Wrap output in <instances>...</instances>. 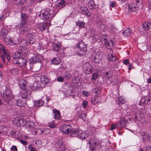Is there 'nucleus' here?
Listing matches in <instances>:
<instances>
[{
	"label": "nucleus",
	"instance_id": "obj_46",
	"mask_svg": "<svg viewBox=\"0 0 151 151\" xmlns=\"http://www.w3.org/2000/svg\"><path fill=\"white\" fill-rule=\"evenodd\" d=\"M7 50H6L4 47L2 45H0V53L1 51H2L4 54H7Z\"/></svg>",
	"mask_w": 151,
	"mask_h": 151
},
{
	"label": "nucleus",
	"instance_id": "obj_57",
	"mask_svg": "<svg viewBox=\"0 0 151 151\" xmlns=\"http://www.w3.org/2000/svg\"><path fill=\"white\" fill-rule=\"evenodd\" d=\"M44 134H46L49 133L50 132V129L49 128H46L43 129V130Z\"/></svg>",
	"mask_w": 151,
	"mask_h": 151
},
{
	"label": "nucleus",
	"instance_id": "obj_54",
	"mask_svg": "<svg viewBox=\"0 0 151 151\" xmlns=\"http://www.w3.org/2000/svg\"><path fill=\"white\" fill-rule=\"evenodd\" d=\"M112 76V74L110 72H106L105 73V76L106 78H108V79L110 78Z\"/></svg>",
	"mask_w": 151,
	"mask_h": 151
},
{
	"label": "nucleus",
	"instance_id": "obj_22",
	"mask_svg": "<svg viewBox=\"0 0 151 151\" xmlns=\"http://www.w3.org/2000/svg\"><path fill=\"white\" fill-rule=\"evenodd\" d=\"M42 87L41 83L39 81L35 82L32 86L33 90H36L39 89Z\"/></svg>",
	"mask_w": 151,
	"mask_h": 151
},
{
	"label": "nucleus",
	"instance_id": "obj_19",
	"mask_svg": "<svg viewBox=\"0 0 151 151\" xmlns=\"http://www.w3.org/2000/svg\"><path fill=\"white\" fill-rule=\"evenodd\" d=\"M27 37L29 40L28 43L29 45H31L35 42L36 41L35 37L32 34H29L28 35Z\"/></svg>",
	"mask_w": 151,
	"mask_h": 151
},
{
	"label": "nucleus",
	"instance_id": "obj_7",
	"mask_svg": "<svg viewBox=\"0 0 151 151\" xmlns=\"http://www.w3.org/2000/svg\"><path fill=\"white\" fill-rule=\"evenodd\" d=\"M83 69L84 72L86 74L91 73L92 70L93 68L92 65L89 63H85L83 66Z\"/></svg>",
	"mask_w": 151,
	"mask_h": 151
},
{
	"label": "nucleus",
	"instance_id": "obj_31",
	"mask_svg": "<svg viewBox=\"0 0 151 151\" xmlns=\"http://www.w3.org/2000/svg\"><path fill=\"white\" fill-rule=\"evenodd\" d=\"M56 146L61 149V150H63L64 148V145L63 142L61 140H59L56 143Z\"/></svg>",
	"mask_w": 151,
	"mask_h": 151
},
{
	"label": "nucleus",
	"instance_id": "obj_5",
	"mask_svg": "<svg viewBox=\"0 0 151 151\" xmlns=\"http://www.w3.org/2000/svg\"><path fill=\"white\" fill-rule=\"evenodd\" d=\"M13 62L17 66L24 67L26 64V61L23 58H20L18 59H13Z\"/></svg>",
	"mask_w": 151,
	"mask_h": 151
},
{
	"label": "nucleus",
	"instance_id": "obj_12",
	"mask_svg": "<svg viewBox=\"0 0 151 151\" xmlns=\"http://www.w3.org/2000/svg\"><path fill=\"white\" fill-rule=\"evenodd\" d=\"M88 143L90 148H91L92 150H94L96 148L97 145L98 144V141L95 139H91L89 141Z\"/></svg>",
	"mask_w": 151,
	"mask_h": 151
},
{
	"label": "nucleus",
	"instance_id": "obj_38",
	"mask_svg": "<svg viewBox=\"0 0 151 151\" xmlns=\"http://www.w3.org/2000/svg\"><path fill=\"white\" fill-rule=\"evenodd\" d=\"M28 42H27V41L24 39H22L21 40L20 42V44L21 45V46L23 48L25 47L27 45H28Z\"/></svg>",
	"mask_w": 151,
	"mask_h": 151
},
{
	"label": "nucleus",
	"instance_id": "obj_47",
	"mask_svg": "<svg viewBox=\"0 0 151 151\" xmlns=\"http://www.w3.org/2000/svg\"><path fill=\"white\" fill-rule=\"evenodd\" d=\"M16 1V2L18 5H20L25 4L26 2V0H15Z\"/></svg>",
	"mask_w": 151,
	"mask_h": 151
},
{
	"label": "nucleus",
	"instance_id": "obj_1",
	"mask_svg": "<svg viewBox=\"0 0 151 151\" xmlns=\"http://www.w3.org/2000/svg\"><path fill=\"white\" fill-rule=\"evenodd\" d=\"M57 11L54 10V8H47L45 9L42 10L39 16L40 18L43 20L48 19H52L56 14Z\"/></svg>",
	"mask_w": 151,
	"mask_h": 151
},
{
	"label": "nucleus",
	"instance_id": "obj_61",
	"mask_svg": "<svg viewBox=\"0 0 151 151\" xmlns=\"http://www.w3.org/2000/svg\"><path fill=\"white\" fill-rule=\"evenodd\" d=\"M19 42V40L17 38H13V44H17Z\"/></svg>",
	"mask_w": 151,
	"mask_h": 151
},
{
	"label": "nucleus",
	"instance_id": "obj_6",
	"mask_svg": "<svg viewBox=\"0 0 151 151\" xmlns=\"http://www.w3.org/2000/svg\"><path fill=\"white\" fill-rule=\"evenodd\" d=\"M71 126L69 124H64L61 126L60 128V132L65 134L69 135Z\"/></svg>",
	"mask_w": 151,
	"mask_h": 151
},
{
	"label": "nucleus",
	"instance_id": "obj_16",
	"mask_svg": "<svg viewBox=\"0 0 151 151\" xmlns=\"http://www.w3.org/2000/svg\"><path fill=\"white\" fill-rule=\"evenodd\" d=\"M91 102L94 104L100 103L102 102L101 98L99 96H96L94 97L92 99Z\"/></svg>",
	"mask_w": 151,
	"mask_h": 151
},
{
	"label": "nucleus",
	"instance_id": "obj_32",
	"mask_svg": "<svg viewBox=\"0 0 151 151\" xmlns=\"http://www.w3.org/2000/svg\"><path fill=\"white\" fill-rule=\"evenodd\" d=\"M4 42L7 45H13V40L11 37L9 38H5L4 39Z\"/></svg>",
	"mask_w": 151,
	"mask_h": 151
},
{
	"label": "nucleus",
	"instance_id": "obj_39",
	"mask_svg": "<svg viewBox=\"0 0 151 151\" xmlns=\"http://www.w3.org/2000/svg\"><path fill=\"white\" fill-rule=\"evenodd\" d=\"M117 101L119 102V104H124L126 102L125 99H124L123 97L121 96L118 97Z\"/></svg>",
	"mask_w": 151,
	"mask_h": 151
},
{
	"label": "nucleus",
	"instance_id": "obj_18",
	"mask_svg": "<svg viewBox=\"0 0 151 151\" xmlns=\"http://www.w3.org/2000/svg\"><path fill=\"white\" fill-rule=\"evenodd\" d=\"M21 18L23 21L22 23H21L19 25V27H24L26 23L25 21L27 19V15L25 14H22L21 15Z\"/></svg>",
	"mask_w": 151,
	"mask_h": 151
},
{
	"label": "nucleus",
	"instance_id": "obj_53",
	"mask_svg": "<svg viewBox=\"0 0 151 151\" xmlns=\"http://www.w3.org/2000/svg\"><path fill=\"white\" fill-rule=\"evenodd\" d=\"M88 33H90L91 35L90 36L91 37L92 35H94L95 34L96 32H95V30H94L93 28H90L88 30Z\"/></svg>",
	"mask_w": 151,
	"mask_h": 151
},
{
	"label": "nucleus",
	"instance_id": "obj_43",
	"mask_svg": "<svg viewBox=\"0 0 151 151\" xmlns=\"http://www.w3.org/2000/svg\"><path fill=\"white\" fill-rule=\"evenodd\" d=\"M97 25L98 27L102 29H103L105 28L104 24L101 21H99L97 22Z\"/></svg>",
	"mask_w": 151,
	"mask_h": 151
},
{
	"label": "nucleus",
	"instance_id": "obj_63",
	"mask_svg": "<svg viewBox=\"0 0 151 151\" xmlns=\"http://www.w3.org/2000/svg\"><path fill=\"white\" fill-rule=\"evenodd\" d=\"M88 102L87 101H84L82 104V105L84 108H86L87 107Z\"/></svg>",
	"mask_w": 151,
	"mask_h": 151
},
{
	"label": "nucleus",
	"instance_id": "obj_17",
	"mask_svg": "<svg viewBox=\"0 0 151 151\" xmlns=\"http://www.w3.org/2000/svg\"><path fill=\"white\" fill-rule=\"evenodd\" d=\"M15 101L17 105L19 107H23L26 104V100L25 99H19L16 100Z\"/></svg>",
	"mask_w": 151,
	"mask_h": 151
},
{
	"label": "nucleus",
	"instance_id": "obj_4",
	"mask_svg": "<svg viewBox=\"0 0 151 151\" xmlns=\"http://www.w3.org/2000/svg\"><path fill=\"white\" fill-rule=\"evenodd\" d=\"M12 91L9 88H6L3 92V99L4 101H10L11 98Z\"/></svg>",
	"mask_w": 151,
	"mask_h": 151
},
{
	"label": "nucleus",
	"instance_id": "obj_25",
	"mask_svg": "<svg viewBox=\"0 0 151 151\" xmlns=\"http://www.w3.org/2000/svg\"><path fill=\"white\" fill-rule=\"evenodd\" d=\"M41 83L43 84H46L50 82L49 78L47 76H42L40 78Z\"/></svg>",
	"mask_w": 151,
	"mask_h": 151
},
{
	"label": "nucleus",
	"instance_id": "obj_36",
	"mask_svg": "<svg viewBox=\"0 0 151 151\" xmlns=\"http://www.w3.org/2000/svg\"><path fill=\"white\" fill-rule=\"evenodd\" d=\"M54 117L55 119H58L60 117V113L59 111L54 109L53 110Z\"/></svg>",
	"mask_w": 151,
	"mask_h": 151
},
{
	"label": "nucleus",
	"instance_id": "obj_48",
	"mask_svg": "<svg viewBox=\"0 0 151 151\" xmlns=\"http://www.w3.org/2000/svg\"><path fill=\"white\" fill-rule=\"evenodd\" d=\"M28 122L26 121L24 119H20L19 122V124L20 126H23L27 125Z\"/></svg>",
	"mask_w": 151,
	"mask_h": 151
},
{
	"label": "nucleus",
	"instance_id": "obj_13",
	"mask_svg": "<svg viewBox=\"0 0 151 151\" xmlns=\"http://www.w3.org/2000/svg\"><path fill=\"white\" fill-rule=\"evenodd\" d=\"M80 10L83 14H84L88 17H90L91 13L88 10L87 8L84 6H82L80 7Z\"/></svg>",
	"mask_w": 151,
	"mask_h": 151
},
{
	"label": "nucleus",
	"instance_id": "obj_51",
	"mask_svg": "<svg viewBox=\"0 0 151 151\" xmlns=\"http://www.w3.org/2000/svg\"><path fill=\"white\" fill-rule=\"evenodd\" d=\"M141 119V117L139 114L137 115L135 114L134 115V120L136 122L140 121Z\"/></svg>",
	"mask_w": 151,
	"mask_h": 151
},
{
	"label": "nucleus",
	"instance_id": "obj_56",
	"mask_svg": "<svg viewBox=\"0 0 151 151\" xmlns=\"http://www.w3.org/2000/svg\"><path fill=\"white\" fill-rule=\"evenodd\" d=\"M28 147L30 151H37L36 149L34 148L31 145H29Z\"/></svg>",
	"mask_w": 151,
	"mask_h": 151
},
{
	"label": "nucleus",
	"instance_id": "obj_59",
	"mask_svg": "<svg viewBox=\"0 0 151 151\" xmlns=\"http://www.w3.org/2000/svg\"><path fill=\"white\" fill-rule=\"evenodd\" d=\"M11 151H17V148L15 145H12L10 149Z\"/></svg>",
	"mask_w": 151,
	"mask_h": 151
},
{
	"label": "nucleus",
	"instance_id": "obj_41",
	"mask_svg": "<svg viewBox=\"0 0 151 151\" xmlns=\"http://www.w3.org/2000/svg\"><path fill=\"white\" fill-rule=\"evenodd\" d=\"M20 119L18 118H15L12 121V123L15 125H17V126H20L19 122Z\"/></svg>",
	"mask_w": 151,
	"mask_h": 151
},
{
	"label": "nucleus",
	"instance_id": "obj_14",
	"mask_svg": "<svg viewBox=\"0 0 151 151\" xmlns=\"http://www.w3.org/2000/svg\"><path fill=\"white\" fill-rule=\"evenodd\" d=\"M41 58L38 56L33 57L29 59V63L30 64L33 65L37 63H40L41 62Z\"/></svg>",
	"mask_w": 151,
	"mask_h": 151
},
{
	"label": "nucleus",
	"instance_id": "obj_8",
	"mask_svg": "<svg viewBox=\"0 0 151 151\" xmlns=\"http://www.w3.org/2000/svg\"><path fill=\"white\" fill-rule=\"evenodd\" d=\"M65 1L64 0H57L55 2L56 9H57V13L58 10L62 8L65 6Z\"/></svg>",
	"mask_w": 151,
	"mask_h": 151
},
{
	"label": "nucleus",
	"instance_id": "obj_37",
	"mask_svg": "<svg viewBox=\"0 0 151 151\" xmlns=\"http://www.w3.org/2000/svg\"><path fill=\"white\" fill-rule=\"evenodd\" d=\"M53 50L55 51H58L60 48V44L53 43L52 45Z\"/></svg>",
	"mask_w": 151,
	"mask_h": 151
},
{
	"label": "nucleus",
	"instance_id": "obj_24",
	"mask_svg": "<svg viewBox=\"0 0 151 151\" xmlns=\"http://www.w3.org/2000/svg\"><path fill=\"white\" fill-rule=\"evenodd\" d=\"M93 39V42L94 43L96 41H98V42H99V40H102V38H103V36L101 37V36H99L97 35L96 33H95V35L91 36Z\"/></svg>",
	"mask_w": 151,
	"mask_h": 151
},
{
	"label": "nucleus",
	"instance_id": "obj_55",
	"mask_svg": "<svg viewBox=\"0 0 151 151\" xmlns=\"http://www.w3.org/2000/svg\"><path fill=\"white\" fill-rule=\"evenodd\" d=\"M55 123L54 121H52L50 123L48 124V126L49 127L51 128H53L55 127Z\"/></svg>",
	"mask_w": 151,
	"mask_h": 151
},
{
	"label": "nucleus",
	"instance_id": "obj_30",
	"mask_svg": "<svg viewBox=\"0 0 151 151\" xmlns=\"http://www.w3.org/2000/svg\"><path fill=\"white\" fill-rule=\"evenodd\" d=\"M128 9L131 12H134L137 9L136 5L135 4L131 3L128 5Z\"/></svg>",
	"mask_w": 151,
	"mask_h": 151
},
{
	"label": "nucleus",
	"instance_id": "obj_45",
	"mask_svg": "<svg viewBox=\"0 0 151 151\" xmlns=\"http://www.w3.org/2000/svg\"><path fill=\"white\" fill-rule=\"evenodd\" d=\"M8 31L6 29H2L0 32V37H3V36H4L8 33Z\"/></svg>",
	"mask_w": 151,
	"mask_h": 151
},
{
	"label": "nucleus",
	"instance_id": "obj_35",
	"mask_svg": "<svg viewBox=\"0 0 151 151\" xmlns=\"http://www.w3.org/2000/svg\"><path fill=\"white\" fill-rule=\"evenodd\" d=\"M30 93V91H25L23 93L22 95V97L23 99L27 98L29 95Z\"/></svg>",
	"mask_w": 151,
	"mask_h": 151
},
{
	"label": "nucleus",
	"instance_id": "obj_34",
	"mask_svg": "<svg viewBox=\"0 0 151 151\" xmlns=\"http://www.w3.org/2000/svg\"><path fill=\"white\" fill-rule=\"evenodd\" d=\"M131 33V31L130 29L128 28L127 29L123 31L122 34L125 36H128L130 35Z\"/></svg>",
	"mask_w": 151,
	"mask_h": 151
},
{
	"label": "nucleus",
	"instance_id": "obj_11",
	"mask_svg": "<svg viewBox=\"0 0 151 151\" xmlns=\"http://www.w3.org/2000/svg\"><path fill=\"white\" fill-rule=\"evenodd\" d=\"M80 132V130L77 128H73L71 127L69 135L72 137H77L78 134Z\"/></svg>",
	"mask_w": 151,
	"mask_h": 151
},
{
	"label": "nucleus",
	"instance_id": "obj_9",
	"mask_svg": "<svg viewBox=\"0 0 151 151\" xmlns=\"http://www.w3.org/2000/svg\"><path fill=\"white\" fill-rule=\"evenodd\" d=\"M142 135L144 142L146 143L151 142V136L148 133L144 132L142 134Z\"/></svg>",
	"mask_w": 151,
	"mask_h": 151
},
{
	"label": "nucleus",
	"instance_id": "obj_28",
	"mask_svg": "<svg viewBox=\"0 0 151 151\" xmlns=\"http://www.w3.org/2000/svg\"><path fill=\"white\" fill-rule=\"evenodd\" d=\"M101 57L100 56L99 53H97L93 59V61L96 63H99L101 59Z\"/></svg>",
	"mask_w": 151,
	"mask_h": 151
},
{
	"label": "nucleus",
	"instance_id": "obj_21",
	"mask_svg": "<svg viewBox=\"0 0 151 151\" xmlns=\"http://www.w3.org/2000/svg\"><path fill=\"white\" fill-rule=\"evenodd\" d=\"M27 81L24 79L20 80L19 83L20 86L21 88L23 90L25 89L27 87Z\"/></svg>",
	"mask_w": 151,
	"mask_h": 151
},
{
	"label": "nucleus",
	"instance_id": "obj_26",
	"mask_svg": "<svg viewBox=\"0 0 151 151\" xmlns=\"http://www.w3.org/2000/svg\"><path fill=\"white\" fill-rule=\"evenodd\" d=\"M88 6L90 9H93L97 8V6L94 2L93 0L90 1L88 3Z\"/></svg>",
	"mask_w": 151,
	"mask_h": 151
},
{
	"label": "nucleus",
	"instance_id": "obj_2",
	"mask_svg": "<svg viewBox=\"0 0 151 151\" xmlns=\"http://www.w3.org/2000/svg\"><path fill=\"white\" fill-rule=\"evenodd\" d=\"M78 52V54L82 56L85 55L87 51L86 45L83 42L80 41L77 45Z\"/></svg>",
	"mask_w": 151,
	"mask_h": 151
},
{
	"label": "nucleus",
	"instance_id": "obj_27",
	"mask_svg": "<svg viewBox=\"0 0 151 151\" xmlns=\"http://www.w3.org/2000/svg\"><path fill=\"white\" fill-rule=\"evenodd\" d=\"M126 122L125 120H123L119 121L117 124V127L119 128H123L126 125Z\"/></svg>",
	"mask_w": 151,
	"mask_h": 151
},
{
	"label": "nucleus",
	"instance_id": "obj_40",
	"mask_svg": "<svg viewBox=\"0 0 151 151\" xmlns=\"http://www.w3.org/2000/svg\"><path fill=\"white\" fill-rule=\"evenodd\" d=\"M21 55V52H16L13 54L12 57L14 59H18Z\"/></svg>",
	"mask_w": 151,
	"mask_h": 151
},
{
	"label": "nucleus",
	"instance_id": "obj_20",
	"mask_svg": "<svg viewBox=\"0 0 151 151\" xmlns=\"http://www.w3.org/2000/svg\"><path fill=\"white\" fill-rule=\"evenodd\" d=\"M109 53L108 55V60L110 61H114L116 60V57L114 53L112 50H110L109 52Z\"/></svg>",
	"mask_w": 151,
	"mask_h": 151
},
{
	"label": "nucleus",
	"instance_id": "obj_3",
	"mask_svg": "<svg viewBox=\"0 0 151 151\" xmlns=\"http://www.w3.org/2000/svg\"><path fill=\"white\" fill-rule=\"evenodd\" d=\"M99 42H102L106 48L108 49L111 48L114 45V42L112 40H110L109 41L107 40L106 35L103 36L102 40L100 39Z\"/></svg>",
	"mask_w": 151,
	"mask_h": 151
},
{
	"label": "nucleus",
	"instance_id": "obj_44",
	"mask_svg": "<svg viewBox=\"0 0 151 151\" xmlns=\"http://www.w3.org/2000/svg\"><path fill=\"white\" fill-rule=\"evenodd\" d=\"M44 103V101L42 100V99H41L37 101H36L35 103V104L37 106H39L42 105Z\"/></svg>",
	"mask_w": 151,
	"mask_h": 151
},
{
	"label": "nucleus",
	"instance_id": "obj_49",
	"mask_svg": "<svg viewBox=\"0 0 151 151\" xmlns=\"http://www.w3.org/2000/svg\"><path fill=\"white\" fill-rule=\"evenodd\" d=\"M93 91L97 94H99L101 93V89L99 87H96L93 89Z\"/></svg>",
	"mask_w": 151,
	"mask_h": 151
},
{
	"label": "nucleus",
	"instance_id": "obj_58",
	"mask_svg": "<svg viewBox=\"0 0 151 151\" xmlns=\"http://www.w3.org/2000/svg\"><path fill=\"white\" fill-rule=\"evenodd\" d=\"M143 100H144V101H143L144 104H146V103L148 104L149 102L150 101V100L149 99H147V97H146L145 99H142V101H143Z\"/></svg>",
	"mask_w": 151,
	"mask_h": 151
},
{
	"label": "nucleus",
	"instance_id": "obj_23",
	"mask_svg": "<svg viewBox=\"0 0 151 151\" xmlns=\"http://www.w3.org/2000/svg\"><path fill=\"white\" fill-rule=\"evenodd\" d=\"M47 23H42L38 24L37 27L39 29L43 31L47 28Z\"/></svg>",
	"mask_w": 151,
	"mask_h": 151
},
{
	"label": "nucleus",
	"instance_id": "obj_64",
	"mask_svg": "<svg viewBox=\"0 0 151 151\" xmlns=\"http://www.w3.org/2000/svg\"><path fill=\"white\" fill-rule=\"evenodd\" d=\"M117 126V125H116L114 124H112L110 128V129L111 130H112L114 129H115Z\"/></svg>",
	"mask_w": 151,
	"mask_h": 151
},
{
	"label": "nucleus",
	"instance_id": "obj_15",
	"mask_svg": "<svg viewBox=\"0 0 151 151\" xmlns=\"http://www.w3.org/2000/svg\"><path fill=\"white\" fill-rule=\"evenodd\" d=\"M89 135L88 132L87 131L84 132L80 133L77 136V137L81 139H83L88 137Z\"/></svg>",
	"mask_w": 151,
	"mask_h": 151
},
{
	"label": "nucleus",
	"instance_id": "obj_33",
	"mask_svg": "<svg viewBox=\"0 0 151 151\" xmlns=\"http://www.w3.org/2000/svg\"><path fill=\"white\" fill-rule=\"evenodd\" d=\"M52 64L55 65L59 64L60 62V60L58 57H56L52 59Z\"/></svg>",
	"mask_w": 151,
	"mask_h": 151
},
{
	"label": "nucleus",
	"instance_id": "obj_10",
	"mask_svg": "<svg viewBox=\"0 0 151 151\" xmlns=\"http://www.w3.org/2000/svg\"><path fill=\"white\" fill-rule=\"evenodd\" d=\"M26 127L29 131L32 132V133L34 134V131L36 127L34 122L28 121Z\"/></svg>",
	"mask_w": 151,
	"mask_h": 151
},
{
	"label": "nucleus",
	"instance_id": "obj_42",
	"mask_svg": "<svg viewBox=\"0 0 151 151\" xmlns=\"http://www.w3.org/2000/svg\"><path fill=\"white\" fill-rule=\"evenodd\" d=\"M76 24L77 26L79 27L83 28L84 27L85 23L83 21H78V22L76 23Z\"/></svg>",
	"mask_w": 151,
	"mask_h": 151
},
{
	"label": "nucleus",
	"instance_id": "obj_29",
	"mask_svg": "<svg viewBox=\"0 0 151 151\" xmlns=\"http://www.w3.org/2000/svg\"><path fill=\"white\" fill-rule=\"evenodd\" d=\"M142 27L145 30H149L151 28V24L147 22H145L143 24Z\"/></svg>",
	"mask_w": 151,
	"mask_h": 151
},
{
	"label": "nucleus",
	"instance_id": "obj_60",
	"mask_svg": "<svg viewBox=\"0 0 151 151\" xmlns=\"http://www.w3.org/2000/svg\"><path fill=\"white\" fill-rule=\"evenodd\" d=\"M63 77L66 79H68L70 77V74L69 73H65L64 74Z\"/></svg>",
	"mask_w": 151,
	"mask_h": 151
},
{
	"label": "nucleus",
	"instance_id": "obj_50",
	"mask_svg": "<svg viewBox=\"0 0 151 151\" xmlns=\"http://www.w3.org/2000/svg\"><path fill=\"white\" fill-rule=\"evenodd\" d=\"M35 129H35V130L34 131V132L35 134H41L44 133V132L42 130L40 129H37L36 130H35Z\"/></svg>",
	"mask_w": 151,
	"mask_h": 151
},
{
	"label": "nucleus",
	"instance_id": "obj_62",
	"mask_svg": "<svg viewBox=\"0 0 151 151\" xmlns=\"http://www.w3.org/2000/svg\"><path fill=\"white\" fill-rule=\"evenodd\" d=\"M7 54H4V55L5 56V57H7V59L8 60V61H9L11 59V57L9 56V52L8 50L7 51Z\"/></svg>",
	"mask_w": 151,
	"mask_h": 151
},
{
	"label": "nucleus",
	"instance_id": "obj_52",
	"mask_svg": "<svg viewBox=\"0 0 151 151\" xmlns=\"http://www.w3.org/2000/svg\"><path fill=\"white\" fill-rule=\"evenodd\" d=\"M98 76L99 74L98 73H93L92 75V77L91 80H93L96 79L98 78Z\"/></svg>",
	"mask_w": 151,
	"mask_h": 151
}]
</instances>
